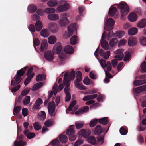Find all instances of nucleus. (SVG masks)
Listing matches in <instances>:
<instances>
[{"mask_svg": "<svg viewBox=\"0 0 146 146\" xmlns=\"http://www.w3.org/2000/svg\"><path fill=\"white\" fill-rule=\"evenodd\" d=\"M75 78V72L73 70L71 71L69 74L67 72L65 74L63 84L66 87L64 89V91L66 95L65 98V101L67 102L69 101L71 99V96L70 93L68 92L70 90L69 87L70 86V82L73 80Z\"/></svg>", "mask_w": 146, "mask_h": 146, "instance_id": "1", "label": "nucleus"}, {"mask_svg": "<svg viewBox=\"0 0 146 146\" xmlns=\"http://www.w3.org/2000/svg\"><path fill=\"white\" fill-rule=\"evenodd\" d=\"M28 68V67L26 66L17 72V74L11 81V86L16 85L19 83L21 80V77L25 73L24 70H25L27 69Z\"/></svg>", "mask_w": 146, "mask_h": 146, "instance_id": "2", "label": "nucleus"}, {"mask_svg": "<svg viewBox=\"0 0 146 146\" xmlns=\"http://www.w3.org/2000/svg\"><path fill=\"white\" fill-rule=\"evenodd\" d=\"M60 100V97L59 96H57L55 100L56 105L55 104L54 102L53 101H52L48 103V110L49 114L51 116H54L55 115L54 111L55 107L58 105Z\"/></svg>", "mask_w": 146, "mask_h": 146, "instance_id": "3", "label": "nucleus"}, {"mask_svg": "<svg viewBox=\"0 0 146 146\" xmlns=\"http://www.w3.org/2000/svg\"><path fill=\"white\" fill-rule=\"evenodd\" d=\"M118 7L120 9L121 15V19L122 20H124L126 15L129 11V8L125 2H121L118 5Z\"/></svg>", "mask_w": 146, "mask_h": 146, "instance_id": "4", "label": "nucleus"}, {"mask_svg": "<svg viewBox=\"0 0 146 146\" xmlns=\"http://www.w3.org/2000/svg\"><path fill=\"white\" fill-rule=\"evenodd\" d=\"M76 80L74 81V84L76 88L80 90L86 89V87L79 83L82 79V75L81 72L80 71H78L76 72Z\"/></svg>", "mask_w": 146, "mask_h": 146, "instance_id": "5", "label": "nucleus"}, {"mask_svg": "<svg viewBox=\"0 0 146 146\" xmlns=\"http://www.w3.org/2000/svg\"><path fill=\"white\" fill-rule=\"evenodd\" d=\"M78 27L76 23L71 24L67 27L68 32H65L64 33L63 37L65 39L70 36L73 34L74 31H76Z\"/></svg>", "mask_w": 146, "mask_h": 146, "instance_id": "6", "label": "nucleus"}, {"mask_svg": "<svg viewBox=\"0 0 146 146\" xmlns=\"http://www.w3.org/2000/svg\"><path fill=\"white\" fill-rule=\"evenodd\" d=\"M47 28L50 32L54 33H57L59 30L57 24L54 22L49 23L48 24Z\"/></svg>", "mask_w": 146, "mask_h": 146, "instance_id": "7", "label": "nucleus"}, {"mask_svg": "<svg viewBox=\"0 0 146 146\" xmlns=\"http://www.w3.org/2000/svg\"><path fill=\"white\" fill-rule=\"evenodd\" d=\"M107 33L104 31L102 36L101 40V44L102 47L106 50H107L109 48V44L108 43L106 42L105 40L106 38Z\"/></svg>", "mask_w": 146, "mask_h": 146, "instance_id": "8", "label": "nucleus"}, {"mask_svg": "<svg viewBox=\"0 0 146 146\" xmlns=\"http://www.w3.org/2000/svg\"><path fill=\"white\" fill-rule=\"evenodd\" d=\"M124 50L122 49H118L114 52V53L115 55L114 58L118 60H121L123 58L124 56Z\"/></svg>", "mask_w": 146, "mask_h": 146, "instance_id": "9", "label": "nucleus"}, {"mask_svg": "<svg viewBox=\"0 0 146 146\" xmlns=\"http://www.w3.org/2000/svg\"><path fill=\"white\" fill-rule=\"evenodd\" d=\"M33 70V68L31 67L28 70L27 73V76H29L30 74L27 78L24 81V84L25 85H27L29 84L31 79L34 75V73H32L31 74Z\"/></svg>", "mask_w": 146, "mask_h": 146, "instance_id": "10", "label": "nucleus"}, {"mask_svg": "<svg viewBox=\"0 0 146 146\" xmlns=\"http://www.w3.org/2000/svg\"><path fill=\"white\" fill-rule=\"evenodd\" d=\"M94 55L98 59L102 67L104 69L106 67V62L105 60L103 59H101L100 61L97 58L99 56V47H98L96 50L94 52Z\"/></svg>", "mask_w": 146, "mask_h": 146, "instance_id": "11", "label": "nucleus"}, {"mask_svg": "<svg viewBox=\"0 0 146 146\" xmlns=\"http://www.w3.org/2000/svg\"><path fill=\"white\" fill-rule=\"evenodd\" d=\"M44 57L46 60L50 61L54 58V55L51 51L48 50L45 52Z\"/></svg>", "mask_w": 146, "mask_h": 146, "instance_id": "12", "label": "nucleus"}, {"mask_svg": "<svg viewBox=\"0 0 146 146\" xmlns=\"http://www.w3.org/2000/svg\"><path fill=\"white\" fill-rule=\"evenodd\" d=\"M115 21L114 19L111 18H109L107 20L106 25H105L104 29L106 30H108L110 29L108 28H111L115 23Z\"/></svg>", "mask_w": 146, "mask_h": 146, "instance_id": "13", "label": "nucleus"}, {"mask_svg": "<svg viewBox=\"0 0 146 146\" xmlns=\"http://www.w3.org/2000/svg\"><path fill=\"white\" fill-rule=\"evenodd\" d=\"M137 43L138 40L135 37L132 36L128 38V45L130 47L135 46Z\"/></svg>", "mask_w": 146, "mask_h": 146, "instance_id": "14", "label": "nucleus"}, {"mask_svg": "<svg viewBox=\"0 0 146 146\" xmlns=\"http://www.w3.org/2000/svg\"><path fill=\"white\" fill-rule=\"evenodd\" d=\"M70 7L69 5L67 3L64 4L58 7L56 10L58 12H61L66 11L69 9Z\"/></svg>", "mask_w": 146, "mask_h": 146, "instance_id": "15", "label": "nucleus"}, {"mask_svg": "<svg viewBox=\"0 0 146 146\" xmlns=\"http://www.w3.org/2000/svg\"><path fill=\"white\" fill-rule=\"evenodd\" d=\"M99 53L100 56H102L106 59H108L110 55V51H107L105 52L104 50L103 49L100 50Z\"/></svg>", "mask_w": 146, "mask_h": 146, "instance_id": "16", "label": "nucleus"}, {"mask_svg": "<svg viewBox=\"0 0 146 146\" xmlns=\"http://www.w3.org/2000/svg\"><path fill=\"white\" fill-rule=\"evenodd\" d=\"M48 19L52 21H56L59 19V15L57 14L52 13L49 14L47 16Z\"/></svg>", "mask_w": 146, "mask_h": 146, "instance_id": "17", "label": "nucleus"}, {"mask_svg": "<svg viewBox=\"0 0 146 146\" xmlns=\"http://www.w3.org/2000/svg\"><path fill=\"white\" fill-rule=\"evenodd\" d=\"M128 18L130 21L131 22H134L137 20V16L135 13L132 12L129 15Z\"/></svg>", "mask_w": 146, "mask_h": 146, "instance_id": "18", "label": "nucleus"}, {"mask_svg": "<svg viewBox=\"0 0 146 146\" xmlns=\"http://www.w3.org/2000/svg\"><path fill=\"white\" fill-rule=\"evenodd\" d=\"M69 23L68 19H60L58 21V24L61 27H65Z\"/></svg>", "mask_w": 146, "mask_h": 146, "instance_id": "19", "label": "nucleus"}, {"mask_svg": "<svg viewBox=\"0 0 146 146\" xmlns=\"http://www.w3.org/2000/svg\"><path fill=\"white\" fill-rule=\"evenodd\" d=\"M48 44L46 40H43L41 44L40 50L41 51H43L47 49Z\"/></svg>", "mask_w": 146, "mask_h": 146, "instance_id": "20", "label": "nucleus"}, {"mask_svg": "<svg viewBox=\"0 0 146 146\" xmlns=\"http://www.w3.org/2000/svg\"><path fill=\"white\" fill-rule=\"evenodd\" d=\"M98 96L96 94H94L92 95H89L84 96L83 98V100L84 101L93 100L96 98Z\"/></svg>", "mask_w": 146, "mask_h": 146, "instance_id": "21", "label": "nucleus"}, {"mask_svg": "<svg viewBox=\"0 0 146 146\" xmlns=\"http://www.w3.org/2000/svg\"><path fill=\"white\" fill-rule=\"evenodd\" d=\"M36 30L38 31H40L43 27L42 22L40 21H37L35 24Z\"/></svg>", "mask_w": 146, "mask_h": 146, "instance_id": "22", "label": "nucleus"}, {"mask_svg": "<svg viewBox=\"0 0 146 146\" xmlns=\"http://www.w3.org/2000/svg\"><path fill=\"white\" fill-rule=\"evenodd\" d=\"M42 101L40 98L38 99L36 101L34 106V109L35 110H38L40 109V105L42 104Z\"/></svg>", "mask_w": 146, "mask_h": 146, "instance_id": "23", "label": "nucleus"}, {"mask_svg": "<svg viewBox=\"0 0 146 146\" xmlns=\"http://www.w3.org/2000/svg\"><path fill=\"white\" fill-rule=\"evenodd\" d=\"M146 83V79L136 80L133 82V85L135 86L142 85Z\"/></svg>", "mask_w": 146, "mask_h": 146, "instance_id": "24", "label": "nucleus"}, {"mask_svg": "<svg viewBox=\"0 0 146 146\" xmlns=\"http://www.w3.org/2000/svg\"><path fill=\"white\" fill-rule=\"evenodd\" d=\"M64 51L67 54H71L74 52V49L72 47L69 45H67L65 46Z\"/></svg>", "mask_w": 146, "mask_h": 146, "instance_id": "25", "label": "nucleus"}, {"mask_svg": "<svg viewBox=\"0 0 146 146\" xmlns=\"http://www.w3.org/2000/svg\"><path fill=\"white\" fill-rule=\"evenodd\" d=\"M74 125H70L66 132V134L67 135L70 136L72 135H74V131L72 127H74Z\"/></svg>", "mask_w": 146, "mask_h": 146, "instance_id": "26", "label": "nucleus"}, {"mask_svg": "<svg viewBox=\"0 0 146 146\" xmlns=\"http://www.w3.org/2000/svg\"><path fill=\"white\" fill-rule=\"evenodd\" d=\"M41 35L43 37L45 38L48 37L49 35V32L47 29H43L40 31Z\"/></svg>", "mask_w": 146, "mask_h": 146, "instance_id": "27", "label": "nucleus"}, {"mask_svg": "<svg viewBox=\"0 0 146 146\" xmlns=\"http://www.w3.org/2000/svg\"><path fill=\"white\" fill-rule=\"evenodd\" d=\"M29 132L28 130H25L24 132V134L26 135L27 137L29 139H31L34 137L35 135V133H28Z\"/></svg>", "mask_w": 146, "mask_h": 146, "instance_id": "28", "label": "nucleus"}, {"mask_svg": "<svg viewBox=\"0 0 146 146\" xmlns=\"http://www.w3.org/2000/svg\"><path fill=\"white\" fill-rule=\"evenodd\" d=\"M138 27L140 28H143L146 26V19H143L137 24Z\"/></svg>", "mask_w": 146, "mask_h": 146, "instance_id": "29", "label": "nucleus"}, {"mask_svg": "<svg viewBox=\"0 0 146 146\" xmlns=\"http://www.w3.org/2000/svg\"><path fill=\"white\" fill-rule=\"evenodd\" d=\"M103 131V130L100 125H97L96 127L94 133L97 135L100 134Z\"/></svg>", "mask_w": 146, "mask_h": 146, "instance_id": "30", "label": "nucleus"}, {"mask_svg": "<svg viewBox=\"0 0 146 146\" xmlns=\"http://www.w3.org/2000/svg\"><path fill=\"white\" fill-rule=\"evenodd\" d=\"M48 41L50 44H54L56 41V38L54 36H50L48 38Z\"/></svg>", "mask_w": 146, "mask_h": 146, "instance_id": "31", "label": "nucleus"}, {"mask_svg": "<svg viewBox=\"0 0 146 146\" xmlns=\"http://www.w3.org/2000/svg\"><path fill=\"white\" fill-rule=\"evenodd\" d=\"M60 141L62 143H65L68 140L67 137L62 134H61L59 136Z\"/></svg>", "mask_w": 146, "mask_h": 146, "instance_id": "32", "label": "nucleus"}, {"mask_svg": "<svg viewBox=\"0 0 146 146\" xmlns=\"http://www.w3.org/2000/svg\"><path fill=\"white\" fill-rule=\"evenodd\" d=\"M43 85V83L42 82H40L35 84L31 88V90L33 91H36L40 87Z\"/></svg>", "mask_w": 146, "mask_h": 146, "instance_id": "33", "label": "nucleus"}, {"mask_svg": "<svg viewBox=\"0 0 146 146\" xmlns=\"http://www.w3.org/2000/svg\"><path fill=\"white\" fill-rule=\"evenodd\" d=\"M137 32V28L133 27L128 31V34L129 35H133L136 34Z\"/></svg>", "mask_w": 146, "mask_h": 146, "instance_id": "34", "label": "nucleus"}, {"mask_svg": "<svg viewBox=\"0 0 146 146\" xmlns=\"http://www.w3.org/2000/svg\"><path fill=\"white\" fill-rule=\"evenodd\" d=\"M115 37H117L119 38H120L123 37L125 35L124 31H116L115 33Z\"/></svg>", "mask_w": 146, "mask_h": 146, "instance_id": "35", "label": "nucleus"}, {"mask_svg": "<svg viewBox=\"0 0 146 146\" xmlns=\"http://www.w3.org/2000/svg\"><path fill=\"white\" fill-rule=\"evenodd\" d=\"M26 143L22 140H20L19 142L15 140L14 142V146H23L26 145Z\"/></svg>", "mask_w": 146, "mask_h": 146, "instance_id": "36", "label": "nucleus"}, {"mask_svg": "<svg viewBox=\"0 0 146 146\" xmlns=\"http://www.w3.org/2000/svg\"><path fill=\"white\" fill-rule=\"evenodd\" d=\"M37 9V7L33 5H31L28 7V11L31 13H33Z\"/></svg>", "mask_w": 146, "mask_h": 146, "instance_id": "37", "label": "nucleus"}, {"mask_svg": "<svg viewBox=\"0 0 146 146\" xmlns=\"http://www.w3.org/2000/svg\"><path fill=\"white\" fill-rule=\"evenodd\" d=\"M57 0H50L47 2V5L50 7H54L57 4Z\"/></svg>", "mask_w": 146, "mask_h": 146, "instance_id": "38", "label": "nucleus"}, {"mask_svg": "<svg viewBox=\"0 0 146 146\" xmlns=\"http://www.w3.org/2000/svg\"><path fill=\"white\" fill-rule=\"evenodd\" d=\"M83 82L86 85H89L92 84H94L92 81L90 80L87 77L84 78L83 80Z\"/></svg>", "mask_w": 146, "mask_h": 146, "instance_id": "39", "label": "nucleus"}, {"mask_svg": "<svg viewBox=\"0 0 146 146\" xmlns=\"http://www.w3.org/2000/svg\"><path fill=\"white\" fill-rule=\"evenodd\" d=\"M78 38L76 35L73 36L70 39V42L72 45H75L77 43Z\"/></svg>", "mask_w": 146, "mask_h": 146, "instance_id": "40", "label": "nucleus"}, {"mask_svg": "<svg viewBox=\"0 0 146 146\" xmlns=\"http://www.w3.org/2000/svg\"><path fill=\"white\" fill-rule=\"evenodd\" d=\"M118 42L117 39L115 38L111 39L110 41L109 44L111 47L115 46Z\"/></svg>", "mask_w": 146, "mask_h": 146, "instance_id": "41", "label": "nucleus"}, {"mask_svg": "<svg viewBox=\"0 0 146 146\" xmlns=\"http://www.w3.org/2000/svg\"><path fill=\"white\" fill-rule=\"evenodd\" d=\"M87 140L89 143L93 145L96 142L95 138L92 136H90L88 137Z\"/></svg>", "mask_w": 146, "mask_h": 146, "instance_id": "42", "label": "nucleus"}, {"mask_svg": "<svg viewBox=\"0 0 146 146\" xmlns=\"http://www.w3.org/2000/svg\"><path fill=\"white\" fill-rule=\"evenodd\" d=\"M117 11V9L115 7H111L109 11V14L111 16H113Z\"/></svg>", "mask_w": 146, "mask_h": 146, "instance_id": "43", "label": "nucleus"}, {"mask_svg": "<svg viewBox=\"0 0 146 146\" xmlns=\"http://www.w3.org/2000/svg\"><path fill=\"white\" fill-rule=\"evenodd\" d=\"M75 124L76 129H79L83 127L84 122L83 121H77L75 123Z\"/></svg>", "mask_w": 146, "mask_h": 146, "instance_id": "44", "label": "nucleus"}, {"mask_svg": "<svg viewBox=\"0 0 146 146\" xmlns=\"http://www.w3.org/2000/svg\"><path fill=\"white\" fill-rule=\"evenodd\" d=\"M86 131L84 129H82L80 131L77 133V135L79 137H80L83 136L84 138H86Z\"/></svg>", "mask_w": 146, "mask_h": 146, "instance_id": "45", "label": "nucleus"}, {"mask_svg": "<svg viewBox=\"0 0 146 146\" xmlns=\"http://www.w3.org/2000/svg\"><path fill=\"white\" fill-rule=\"evenodd\" d=\"M45 12L47 14H50L51 13H54L55 12L56 10L54 8H48L45 9Z\"/></svg>", "mask_w": 146, "mask_h": 146, "instance_id": "46", "label": "nucleus"}, {"mask_svg": "<svg viewBox=\"0 0 146 146\" xmlns=\"http://www.w3.org/2000/svg\"><path fill=\"white\" fill-rule=\"evenodd\" d=\"M45 77L44 75L40 74L37 75L36 78V79L37 81L39 82L41 80H44Z\"/></svg>", "mask_w": 146, "mask_h": 146, "instance_id": "47", "label": "nucleus"}, {"mask_svg": "<svg viewBox=\"0 0 146 146\" xmlns=\"http://www.w3.org/2000/svg\"><path fill=\"white\" fill-rule=\"evenodd\" d=\"M126 127L125 126L121 127L119 130V132L122 135H125L127 133V131L126 129Z\"/></svg>", "mask_w": 146, "mask_h": 146, "instance_id": "48", "label": "nucleus"}, {"mask_svg": "<svg viewBox=\"0 0 146 146\" xmlns=\"http://www.w3.org/2000/svg\"><path fill=\"white\" fill-rule=\"evenodd\" d=\"M33 126L34 128V129L36 130H38L40 129L42 127L40 123L38 122H35L33 124Z\"/></svg>", "mask_w": 146, "mask_h": 146, "instance_id": "49", "label": "nucleus"}, {"mask_svg": "<svg viewBox=\"0 0 146 146\" xmlns=\"http://www.w3.org/2000/svg\"><path fill=\"white\" fill-rule=\"evenodd\" d=\"M99 122L103 125H105L107 124L108 122V118L106 117L100 119L99 120Z\"/></svg>", "mask_w": 146, "mask_h": 146, "instance_id": "50", "label": "nucleus"}, {"mask_svg": "<svg viewBox=\"0 0 146 146\" xmlns=\"http://www.w3.org/2000/svg\"><path fill=\"white\" fill-rule=\"evenodd\" d=\"M30 97L29 96H27L23 100V104L24 105H27L30 102Z\"/></svg>", "mask_w": 146, "mask_h": 146, "instance_id": "51", "label": "nucleus"}, {"mask_svg": "<svg viewBox=\"0 0 146 146\" xmlns=\"http://www.w3.org/2000/svg\"><path fill=\"white\" fill-rule=\"evenodd\" d=\"M141 72L142 73L146 72V62H143L141 65Z\"/></svg>", "mask_w": 146, "mask_h": 146, "instance_id": "52", "label": "nucleus"}, {"mask_svg": "<svg viewBox=\"0 0 146 146\" xmlns=\"http://www.w3.org/2000/svg\"><path fill=\"white\" fill-rule=\"evenodd\" d=\"M54 46L55 47V48H57V49L58 50V52L59 53L62 48V46L61 43L60 42H57L55 44Z\"/></svg>", "mask_w": 146, "mask_h": 146, "instance_id": "53", "label": "nucleus"}, {"mask_svg": "<svg viewBox=\"0 0 146 146\" xmlns=\"http://www.w3.org/2000/svg\"><path fill=\"white\" fill-rule=\"evenodd\" d=\"M90 77L93 79H96L97 78V74L95 72L93 71L90 72L89 74Z\"/></svg>", "mask_w": 146, "mask_h": 146, "instance_id": "54", "label": "nucleus"}, {"mask_svg": "<svg viewBox=\"0 0 146 146\" xmlns=\"http://www.w3.org/2000/svg\"><path fill=\"white\" fill-rule=\"evenodd\" d=\"M130 58V53L129 51H126L125 53V56L124 58L125 61H127L129 60Z\"/></svg>", "mask_w": 146, "mask_h": 146, "instance_id": "55", "label": "nucleus"}, {"mask_svg": "<svg viewBox=\"0 0 146 146\" xmlns=\"http://www.w3.org/2000/svg\"><path fill=\"white\" fill-rule=\"evenodd\" d=\"M59 143L58 140L56 139L52 141L50 143L52 146H58L59 145Z\"/></svg>", "mask_w": 146, "mask_h": 146, "instance_id": "56", "label": "nucleus"}, {"mask_svg": "<svg viewBox=\"0 0 146 146\" xmlns=\"http://www.w3.org/2000/svg\"><path fill=\"white\" fill-rule=\"evenodd\" d=\"M39 117L40 119L43 120L45 119L46 117L45 113L44 111L40 112L38 114Z\"/></svg>", "mask_w": 146, "mask_h": 146, "instance_id": "57", "label": "nucleus"}, {"mask_svg": "<svg viewBox=\"0 0 146 146\" xmlns=\"http://www.w3.org/2000/svg\"><path fill=\"white\" fill-rule=\"evenodd\" d=\"M98 122V119H93L91 121L89 125L90 127H93L95 126Z\"/></svg>", "mask_w": 146, "mask_h": 146, "instance_id": "58", "label": "nucleus"}, {"mask_svg": "<svg viewBox=\"0 0 146 146\" xmlns=\"http://www.w3.org/2000/svg\"><path fill=\"white\" fill-rule=\"evenodd\" d=\"M76 103V101L74 100L70 104L68 108V111H72V108L74 107Z\"/></svg>", "mask_w": 146, "mask_h": 146, "instance_id": "59", "label": "nucleus"}, {"mask_svg": "<svg viewBox=\"0 0 146 146\" xmlns=\"http://www.w3.org/2000/svg\"><path fill=\"white\" fill-rule=\"evenodd\" d=\"M127 43V41L125 39H121L118 44V46L121 47L125 45Z\"/></svg>", "mask_w": 146, "mask_h": 146, "instance_id": "60", "label": "nucleus"}, {"mask_svg": "<svg viewBox=\"0 0 146 146\" xmlns=\"http://www.w3.org/2000/svg\"><path fill=\"white\" fill-rule=\"evenodd\" d=\"M53 122L52 120H49L44 123L45 126L49 127L53 125Z\"/></svg>", "mask_w": 146, "mask_h": 146, "instance_id": "61", "label": "nucleus"}, {"mask_svg": "<svg viewBox=\"0 0 146 146\" xmlns=\"http://www.w3.org/2000/svg\"><path fill=\"white\" fill-rule=\"evenodd\" d=\"M30 90V88H27L22 91L21 94L23 96H25L28 94Z\"/></svg>", "mask_w": 146, "mask_h": 146, "instance_id": "62", "label": "nucleus"}, {"mask_svg": "<svg viewBox=\"0 0 146 146\" xmlns=\"http://www.w3.org/2000/svg\"><path fill=\"white\" fill-rule=\"evenodd\" d=\"M133 91L134 94L136 95H137V94L141 92H142L140 88V87H138L135 88H134Z\"/></svg>", "mask_w": 146, "mask_h": 146, "instance_id": "63", "label": "nucleus"}, {"mask_svg": "<svg viewBox=\"0 0 146 146\" xmlns=\"http://www.w3.org/2000/svg\"><path fill=\"white\" fill-rule=\"evenodd\" d=\"M140 42L143 46H146V38L142 37L140 39Z\"/></svg>", "mask_w": 146, "mask_h": 146, "instance_id": "64", "label": "nucleus"}]
</instances>
